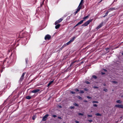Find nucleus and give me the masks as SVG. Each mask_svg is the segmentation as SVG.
<instances>
[{
  "label": "nucleus",
  "mask_w": 123,
  "mask_h": 123,
  "mask_svg": "<svg viewBox=\"0 0 123 123\" xmlns=\"http://www.w3.org/2000/svg\"><path fill=\"white\" fill-rule=\"evenodd\" d=\"M92 21V19H90L86 22L84 23L82 25V26H86L87 25H88L89 23L91 22Z\"/></svg>",
  "instance_id": "1"
},
{
  "label": "nucleus",
  "mask_w": 123,
  "mask_h": 123,
  "mask_svg": "<svg viewBox=\"0 0 123 123\" xmlns=\"http://www.w3.org/2000/svg\"><path fill=\"white\" fill-rule=\"evenodd\" d=\"M51 38V36L49 35L48 34L46 35L44 39L45 40L47 39L49 40Z\"/></svg>",
  "instance_id": "2"
},
{
  "label": "nucleus",
  "mask_w": 123,
  "mask_h": 123,
  "mask_svg": "<svg viewBox=\"0 0 123 123\" xmlns=\"http://www.w3.org/2000/svg\"><path fill=\"white\" fill-rule=\"evenodd\" d=\"M49 116V115L48 114H47L45 115L43 117L42 119V121H46L47 118V117Z\"/></svg>",
  "instance_id": "3"
},
{
  "label": "nucleus",
  "mask_w": 123,
  "mask_h": 123,
  "mask_svg": "<svg viewBox=\"0 0 123 123\" xmlns=\"http://www.w3.org/2000/svg\"><path fill=\"white\" fill-rule=\"evenodd\" d=\"M63 20V19L62 18H60L58 20L56 21L55 23V25H56L59 23L61 22Z\"/></svg>",
  "instance_id": "4"
},
{
  "label": "nucleus",
  "mask_w": 123,
  "mask_h": 123,
  "mask_svg": "<svg viewBox=\"0 0 123 123\" xmlns=\"http://www.w3.org/2000/svg\"><path fill=\"white\" fill-rule=\"evenodd\" d=\"M81 6H78V7L77 8V10L75 12V14L80 11V10L81 9Z\"/></svg>",
  "instance_id": "5"
},
{
  "label": "nucleus",
  "mask_w": 123,
  "mask_h": 123,
  "mask_svg": "<svg viewBox=\"0 0 123 123\" xmlns=\"http://www.w3.org/2000/svg\"><path fill=\"white\" fill-rule=\"evenodd\" d=\"M115 106L116 107L123 109V105H115Z\"/></svg>",
  "instance_id": "6"
},
{
  "label": "nucleus",
  "mask_w": 123,
  "mask_h": 123,
  "mask_svg": "<svg viewBox=\"0 0 123 123\" xmlns=\"http://www.w3.org/2000/svg\"><path fill=\"white\" fill-rule=\"evenodd\" d=\"M84 21V20H81L78 23L74 26V27L77 26L79 25H80Z\"/></svg>",
  "instance_id": "7"
},
{
  "label": "nucleus",
  "mask_w": 123,
  "mask_h": 123,
  "mask_svg": "<svg viewBox=\"0 0 123 123\" xmlns=\"http://www.w3.org/2000/svg\"><path fill=\"white\" fill-rule=\"evenodd\" d=\"M40 90L38 89H36L32 91L31 92L33 93H36L38 92Z\"/></svg>",
  "instance_id": "8"
},
{
  "label": "nucleus",
  "mask_w": 123,
  "mask_h": 123,
  "mask_svg": "<svg viewBox=\"0 0 123 123\" xmlns=\"http://www.w3.org/2000/svg\"><path fill=\"white\" fill-rule=\"evenodd\" d=\"M103 25V23L102 22L101 23H100L99 25L97 27V29H98L100 27H101Z\"/></svg>",
  "instance_id": "9"
},
{
  "label": "nucleus",
  "mask_w": 123,
  "mask_h": 123,
  "mask_svg": "<svg viewBox=\"0 0 123 123\" xmlns=\"http://www.w3.org/2000/svg\"><path fill=\"white\" fill-rule=\"evenodd\" d=\"M116 9L114 7H112L108 10L110 11V12L112 10H115Z\"/></svg>",
  "instance_id": "10"
},
{
  "label": "nucleus",
  "mask_w": 123,
  "mask_h": 123,
  "mask_svg": "<svg viewBox=\"0 0 123 123\" xmlns=\"http://www.w3.org/2000/svg\"><path fill=\"white\" fill-rule=\"evenodd\" d=\"M84 0H81V1L79 4V6H82V3H83Z\"/></svg>",
  "instance_id": "11"
},
{
  "label": "nucleus",
  "mask_w": 123,
  "mask_h": 123,
  "mask_svg": "<svg viewBox=\"0 0 123 123\" xmlns=\"http://www.w3.org/2000/svg\"><path fill=\"white\" fill-rule=\"evenodd\" d=\"M77 61H73V62H72L70 64V67H71L72 66V65H73V64L74 63H75L76 62H77Z\"/></svg>",
  "instance_id": "12"
},
{
  "label": "nucleus",
  "mask_w": 123,
  "mask_h": 123,
  "mask_svg": "<svg viewBox=\"0 0 123 123\" xmlns=\"http://www.w3.org/2000/svg\"><path fill=\"white\" fill-rule=\"evenodd\" d=\"M75 38V37H73L70 41L71 42H72L74 40Z\"/></svg>",
  "instance_id": "13"
},
{
  "label": "nucleus",
  "mask_w": 123,
  "mask_h": 123,
  "mask_svg": "<svg viewBox=\"0 0 123 123\" xmlns=\"http://www.w3.org/2000/svg\"><path fill=\"white\" fill-rule=\"evenodd\" d=\"M53 82L54 80H53L49 82L48 84V86H49Z\"/></svg>",
  "instance_id": "14"
},
{
  "label": "nucleus",
  "mask_w": 123,
  "mask_h": 123,
  "mask_svg": "<svg viewBox=\"0 0 123 123\" xmlns=\"http://www.w3.org/2000/svg\"><path fill=\"white\" fill-rule=\"evenodd\" d=\"M89 15H88L87 16L83 17V20H84V21L87 18H88L89 17Z\"/></svg>",
  "instance_id": "15"
},
{
  "label": "nucleus",
  "mask_w": 123,
  "mask_h": 123,
  "mask_svg": "<svg viewBox=\"0 0 123 123\" xmlns=\"http://www.w3.org/2000/svg\"><path fill=\"white\" fill-rule=\"evenodd\" d=\"M60 26V24H58L57 25H56L55 27V28L56 29H57Z\"/></svg>",
  "instance_id": "16"
},
{
  "label": "nucleus",
  "mask_w": 123,
  "mask_h": 123,
  "mask_svg": "<svg viewBox=\"0 0 123 123\" xmlns=\"http://www.w3.org/2000/svg\"><path fill=\"white\" fill-rule=\"evenodd\" d=\"M26 98L28 99H30L31 98V97L28 96H27L26 97Z\"/></svg>",
  "instance_id": "17"
},
{
  "label": "nucleus",
  "mask_w": 123,
  "mask_h": 123,
  "mask_svg": "<svg viewBox=\"0 0 123 123\" xmlns=\"http://www.w3.org/2000/svg\"><path fill=\"white\" fill-rule=\"evenodd\" d=\"M71 43V42L70 41H68V42L67 43L65 44L66 45V46H67L70 44Z\"/></svg>",
  "instance_id": "18"
},
{
  "label": "nucleus",
  "mask_w": 123,
  "mask_h": 123,
  "mask_svg": "<svg viewBox=\"0 0 123 123\" xmlns=\"http://www.w3.org/2000/svg\"><path fill=\"white\" fill-rule=\"evenodd\" d=\"M116 102L117 103L121 104L122 103V101L120 100H117L116 101Z\"/></svg>",
  "instance_id": "19"
},
{
  "label": "nucleus",
  "mask_w": 123,
  "mask_h": 123,
  "mask_svg": "<svg viewBox=\"0 0 123 123\" xmlns=\"http://www.w3.org/2000/svg\"><path fill=\"white\" fill-rule=\"evenodd\" d=\"M24 79V77H21L20 78L19 81H21L22 80H23Z\"/></svg>",
  "instance_id": "20"
},
{
  "label": "nucleus",
  "mask_w": 123,
  "mask_h": 123,
  "mask_svg": "<svg viewBox=\"0 0 123 123\" xmlns=\"http://www.w3.org/2000/svg\"><path fill=\"white\" fill-rule=\"evenodd\" d=\"M66 46V45L65 44L61 47L60 49H61V50H62L64 47H65Z\"/></svg>",
  "instance_id": "21"
},
{
  "label": "nucleus",
  "mask_w": 123,
  "mask_h": 123,
  "mask_svg": "<svg viewBox=\"0 0 123 123\" xmlns=\"http://www.w3.org/2000/svg\"><path fill=\"white\" fill-rule=\"evenodd\" d=\"M110 12L109 10H108L106 12V13H105V16H107L108 13Z\"/></svg>",
  "instance_id": "22"
},
{
  "label": "nucleus",
  "mask_w": 123,
  "mask_h": 123,
  "mask_svg": "<svg viewBox=\"0 0 123 123\" xmlns=\"http://www.w3.org/2000/svg\"><path fill=\"white\" fill-rule=\"evenodd\" d=\"M95 115L97 116H101V114L99 113H97L95 114Z\"/></svg>",
  "instance_id": "23"
},
{
  "label": "nucleus",
  "mask_w": 123,
  "mask_h": 123,
  "mask_svg": "<svg viewBox=\"0 0 123 123\" xmlns=\"http://www.w3.org/2000/svg\"><path fill=\"white\" fill-rule=\"evenodd\" d=\"M74 106H79V105L78 104H76V103H74Z\"/></svg>",
  "instance_id": "24"
},
{
  "label": "nucleus",
  "mask_w": 123,
  "mask_h": 123,
  "mask_svg": "<svg viewBox=\"0 0 123 123\" xmlns=\"http://www.w3.org/2000/svg\"><path fill=\"white\" fill-rule=\"evenodd\" d=\"M98 103V102L97 101H93L92 102V103Z\"/></svg>",
  "instance_id": "25"
},
{
  "label": "nucleus",
  "mask_w": 123,
  "mask_h": 123,
  "mask_svg": "<svg viewBox=\"0 0 123 123\" xmlns=\"http://www.w3.org/2000/svg\"><path fill=\"white\" fill-rule=\"evenodd\" d=\"M77 98L78 99H80L81 100H82V98L79 96H78L77 97Z\"/></svg>",
  "instance_id": "26"
},
{
  "label": "nucleus",
  "mask_w": 123,
  "mask_h": 123,
  "mask_svg": "<svg viewBox=\"0 0 123 123\" xmlns=\"http://www.w3.org/2000/svg\"><path fill=\"white\" fill-rule=\"evenodd\" d=\"M84 91L83 90H80V91L79 92L81 93H84Z\"/></svg>",
  "instance_id": "27"
},
{
  "label": "nucleus",
  "mask_w": 123,
  "mask_h": 123,
  "mask_svg": "<svg viewBox=\"0 0 123 123\" xmlns=\"http://www.w3.org/2000/svg\"><path fill=\"white\" fill-rule=\"evenodd\" d=\"M92 115H88L87 117H92Z\"/></svg>",
  "instance_id": "28"
},
{
  "label": "nucleus",
  "mask_w": 123,
  "mask_h": 123,
  "mask_svg": "<svg viewBox=\"0 0 123 123\" xmlns=\"http://www.w3.org/2000/svg\"><path fill=\"white\" fill-rule=\"evenodd\" d=\"M25 74V73H23L21 77H24V75Z\"/></svg>",
  "instance_id": "29"
},
{
  "label": "nucleus",
  "mask_w": 123,
  "mask_h": 123,
  "mask_svg": "<svg viewBox=\"0 0 123 123\" xmlns=\"http://www.w3.org/2000/svg\"><path fill=\"white\" fill-rule=\"evenodd\" d=\"M92 77L94 78L95 79H96L97 78V77L95 75H93L92 76Z\"/></svg>",
  "instance_id": "30"
},
{
  "label": "nucleus",
  "mask_w": 123,
  "mask_h": 123,
  "mask_svg": "<svg viewBox=\"0 0 123 123\" xmlns=\"http://www.w3.org/2000/svg\"><path fill=\"white\" fill-rule=\"evenodd\" d=\"M84 90L86 91H88L89 90L88 89L86 88H84Z\"/></svg>",
  "instance_id": "31"
},
{
  "label": "nucleus",
  "mask_w": 123,
  "mask_h": 123,
  "mask_svg": "<svg viewBox=\"0 0 123 123\" xmlns=\"http://www.w3.org/2000/svg\"><path fill=\"white\" fill-rule=\"evenodd\" d=\"M103 90L106 92H107L108 91V90L106 89H104Z\"/></svg>",
  "instance_id": "32"
},
{
  "label": "nucleus",
  "mask_w": 123,
  "mask_h": 123,
  "mask_svg": "<svg viewBox=\"0 0 123 123\" xmlns=\"http://www.w3.org/2000/svg\"><path fill=\"white\" fill-rule=\"evenodd\" d=\"M78 114L79 115H81V116H83V114L81 113H79V112L78 113Z\"/></svg>",
  "instance_id": "33"
},
{
  "label": "nucleus",
  "mask_w": 123,
  "mask_h": 123,
  "mask_svg": "<svg viewBox=\"0 0 123 123\" xmlns=\"http://www.w3.org/2000/svg\"><path fill=\"white\" fill-rule=\"evenodd\" d=\"M70 93H71L73 94H74L75 93V92H73V91H71L70 92Z\"/></svg>",
  "instance_id": "34"
},
{
  "label": "nucleus",
  "mask_w": 123,
  "mask_h": 123,
  "mask_svg": "<svg viewBox=\"0 0 123 123\" xmlns=\"http://www.w3.org/2000/svg\"><path fill=\"white\" fill-rule=\"evenodd\" d=\"M70 108L71 109H74V106H71L70 107Z\"/></svg>",
  "instance_id": "35"
},
{
  "label": "nucleus",
  "mask_w": 123,
  "mask_h": 123,
  "mask_svg": "<svg viewBox=\"0 0 123 123\" xmlns=\"http://www.w3.org/2000/svg\"><path fill=\"white\" fill-rule=\"evenodd\" d=\"M44 0H43V1L42 4H41V5H40V6H41V7L42 6L43 4L44 3Z\"/></svg>",
  "instance_id": "36"
},
{
  "label": "nucleus",
  "mask_w": 123,
  "mask_h": 123,
  "mask_svg": "<svg viewBox=\"0 0 123 123\" xmlns=\"http://www.w3.org/2000/svg\"><path fill=\"white\" fill-rule=\"evenodd\" d=\"M52 116L54 117H57V116L56 115H52Z\"/></svg>",
  "instance_id": "37"
},
{
  "label": "nucleus",
  "mask_w": 123,
  "mask_h": 123,
  "mask_svg": "<svg viewBox=\"0 0 123 123\" xmlns=\"http://www.w3.org/2000/svg\"><path fill=\"white\" fill-rule=\"evenodd\" d=\"M85 83L87 84H90V83L88 81H86Z\"/></svg>",
  "instance_id": "38"
},
{
  "label": "nucleus",
  "mask_w": 123,
  "mask_h": 123,
  "mask_svg": "<svg viewBox=\"0 0 123 123\" xmlns=\"http://www.w3.org/2000/svg\"><path fill=\"white\" fill-rule=\"evenodd\" d=\"M93 105L94 107H97V105L96 104H93Z\"/></svg>",
  "instance_id": "39"
},
{
  "label": "nucleus",
  "mask_w": 123,
  "mask_h": 123,
  "mask_svg": "<svg viewBox=\"0 0 123 123\" xmlns=\"http://www.w3.org/2000/svg\"><path fill=\"white\" fill-rule=\"evenodd\" d=\"M87 98L89 99H91L92 98L89 96H87Z\"/></svg>",
  "instance_id": "40"
},
{
  "label": "nucleus",
  "mask_w": 123,
  "mask_h": 123,
  "mask_svg": "<svg viewBox=\"0 0 123 123\" xmlns=\"http://www.w3.org/2000/svg\"><path fill=\"white\" fill-rule=\"evenodd\" d=\"M75 91L76 92H78L79 91V90L77 89H75Z\"/></svg>",
  "instance_id": "41"
},
{
  "label": "nucleus",
  "mask_w": 123,
  "mask_h": 123,
  "mask_svg": "<svg viewBox=\"0 0 123 123\" xmlns=\"http://www.w3.org/2000/svg\"><path fill=\"white\" fill-rule=\"evenodd\" d=\"M93 88H98V87L96 86H94L93 87Z\"/></svg>",
  "instance_id": "42"
},
{
  "label": "nucleus",
  "mask_w": 123,
  "mask_h": 123,
  "mask_svg": "<svg viewBox=\"0 0 123 123\" xmlns=\"http://www.w3.org/2000/svg\"><path fill=\"white\" fill-rule=\"evenodd\" d=\"M88 121L90 122H91L92 121V120H88Z\"/></svg>",
  "instance_id": "43"
},
{
  "label": "nucleus",
  "mask_w": 123,
  "mask_h": 123,
  "mask_svg": "<svg viewBox=\"0 0 123 123\" xmlns=\"http://www.w3.org/2000/svg\"><path fill=\"white\" fill-rule=\"evenodd\" d=\"M83 101L84 102H88L86 100H84Z\"/></svg>",
  "instance_id": "44"
},
{
  "label": "nucleus",
  "mask_w": 123,
  "mask_h": 123,
  "mask_svg": "<svg viewBox=\"0 0 123 123\" xmlns=\"http://www.w3.org/2000/svg\"><path fill=\"white\" fill-rule=\"evenodd\" d=\"M101 74L102 75H103L105 74V73H104L102 72L101 73Z\"/></svg>",
  "instance_id": "45"
},
{
  "label": "nucleus",
  "mask_w": 123,
  "mask_h": 123,
  "mask_svg": "<svg viewBox=\"0 0 123 123\" xmlns=\"http://www.w3.org/2000/svg\"><path fill=\"white\" fill-rule=\"evenodd\" d=\"M113 82L115 84H116L117 83V82L116 81H114Z\"/></svg>",
  "instance_id": "46"
},
{
  "label": "nucleus",
  "mask_w": 123,
  "mask_h": 123,
  "mask_svg": "<svg viewBox=\"0 0 123 123\" xmlns=\"http://www.w3.org/2000/svg\"><path fill=\"white\" fill-rule=\"evenodd\" d=\"M75 122L76 123H79V122L77 121H75Z\"/></svg>",
  "instance_id": "47"
},
{
  "label": "nucleus",
  "mask_w": 123,
  "mask_h": 123,
  "mask_svg": "<svg viewBox=\"0 0 123 123\" xmlns=\"http://www.w3.org/2000/svg\"><path fill=\"white\" fill-rule=\"evenodd\" d=\"M103 70L105 71H107V70L105 69H103Z\"/></svg>",
  "instance_id": "48"
},
{
  "label": "nucleus",
  "mask_w": 123,
  "mask_h": 123,
  "mask_svg": "<svg viewBox=\"0 0 123 123\" xmlns=\"http://www.w3.org/2000/svg\"><path fill=\"white\" fill-rule=\"evenodd\" d=\"M25 61L26 63H27V61H28V59H26Z\"/></svg>",
  "instance_id": "49"
},
{
  "label": "nucleus",
  "mask_w": 123,
  "mask_h": 123,
  "mask_svg": "<svg viewBox=\"0 0 123 123\" xmlns=\"http://www.w3.org/2000/svg\"><path fill=\"white\" fill-rule=\"evenodd\" d=\"M58 118L59 119H62V118L60 117H58Z\"/></svg>",
  "instance_id": "50"
},
{
  "label": "nucleus",
  "mask_w": 123,
  "mask_h": 123,
  "mask_svg": "<svg viewBox=\"0 0 123 123\" xmlns=\"http://www.w3.org/2000/svg\"><path fill=\"white\" fill-rule=\"evenodd\" d=\"M32 119H33V120H34L35 119V118L33 117H32Z\"/></svg>",
  "instance_id": "51"
},
{
  "label": "nucleus",
  "mask_w": 123,
  "mask_h": 123,
  "mask_svg": "<svg viewBox=\"0 0 123 123\" xmlns=\"http://www.w3.org/2000/svg\"><path fill=\"white\" fill-rule=\"evenodd\" d=\"M117 0H114V2H113V3L115 1H117Z\"/></svg>",
  "instance_id": "52"
},
{
  "label": "nucleus",
  "mask_w": 123,
  "mask_h": 123,
  "mask_svg": "<svg viewBox=\"0 0 123 123\" xmlns=\"http://www.w3.org/2000/svg\"><path fill=\"white\" fill-rule=\"evenodd\" d=\"M83 63V62H81V64H82Z\"/></svg>",
  "instance_id": "53"
},
{
  "label": "nucleus",
  "mask_w": 123,
  "mask_h": 123,
  "mask_svg": "<svg viewBox=\"0 0 123 123\" xmlns=\"http://www.w3.org/2000/svg\"><path fill=\"white\" fill-rule=\"evenodd\" d=\"M59 107L60 108H61L62 107L61 105H60L59 106Z\"/></svg>",
  "instance_id": "54"
},
{
  "label": "nucleus",
  "mask_w": 123,
  "mask_h": 123,
  "mask_svg": "<svg viewBox=\"0 0 123 123\" xmlns=\"http://www.w3.org/2000/svg\"><path fill=\"white\" fill-rule=\"evenodd\" d=\"M105 16H105V15L104 16H103V17H105Z\"/></svg>",
  "instance_id": "55"
},
{
  "label": "nucleus",
  "mask_w": 123,
  "mask_h": 123,
  "mask_svg": "<svg viewBox=\"0 0 123 123\" xmlns=\"http://www.w3.org/2000/svg\"><path fill=\"white\" fill-rule=\"evenodd\" d=\"M103 85L104 86H105L106 85L105 84H104Z\"/></svg>",
  "instance_id": "56"
},
{
  "label": "nucleus",
  "mask_w": 123,
  "mask_h": 123,
  "mask_svg": "<svg viewBox=\"0 0 123 123\" xmlns=\"http://www.w3.org/2000/svg\"><path fill=\"white\" fill-rule=\"evenodd\" d=\"M121 97H123V96H121Z\"/></svg>",
  "instance_id": "57"
},
{
  "label": "nucleus",
  "mask_w": 123,
  "mask_h": 123,
  "mask_svg": "<svg viewBox=\"0 0 123 123\" xmlns=\"http://www.w3.org/2000/svg\"><path fill=\"white\" fill-rule=\"evenodd\" d=\"M63 123H65V122H64Z\"/></svg>",
  "instance_id": "58"
},
{
  "label": "nucleus",
  "mask_w": 123,
  "mask_h": 123,
  "mask_svg": "<svg viewBox=\"0 0 123 123\" xmlns=\"http://www.w3.org/2000/svg\"><path fill=\"white\" fill-rule=\"evenodd\" d=\"M122 55H123V53H122Z\"/></svg>",
  "instance_id": "59"
},
{
  "label": "nucleus",
  "mask_w": 123,
  "mask_h": 123,
  "mask_svg": "<svg viewBox=\"0 0 123 123\" xmlns=\"http://www.w3.org/2000/svg\"><path fill=\"white\" fill-rule=\"evenodd\" d=\"M107 49H109V48H107Z\"/></svg>",
  "instance_id": "60"
}]
</instances>
